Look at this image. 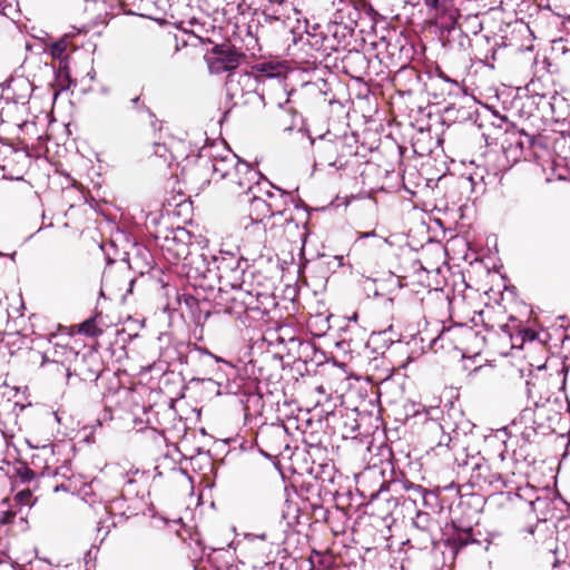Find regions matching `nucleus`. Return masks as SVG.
<instances>
[{
	"label": "nucleus",
	"mask_w": 570,
	"mask_h": 570,
	"mask_svg": "<svg viewBox=\"0 0 570 570\" xmlns=\"http://www.w3.org/2000/svg\"><path fill=\"white\" fill-rule=\"evenodd\" d=\"M425 4L431 8H438L440 6V0H424Z\"/></svg>",
	"instance_id": "obj_42"
},
{
	"label": "nucleus",
	"mask_w": 570,
	"mask_h": 570,
	"mask_svg": "<svg viewBox=\"0 0 570 570\" xmlns=\"http://www.w3.org/2000/svg\"><path fill=\"white\" fill-rule=\"evenodd\" d=\"M31 497L32 494L30 491H20L16 494L14 500L18 501L21 505H28Z\"/></svg>",
	"instance_id": "obj_34"
},
{
	"label": "nucleus",
	"mask_w": 570,
	"mask_h": 570,
	"mask_svg": "<svg viewBox=\"0 0 570 570\" xmlns=\"http://www.w3.org/2000/svg\"><path fill=\"white\" fill-rule=\"evenodd\" d=\"M189 26L191 27H199L200 24L197 22V20L195 18L188 20L187 22Z\"/></svg>",
	"instance_id": "obj_45"
},
{
	"label": "nucleus",
	"mask_w": 570,
	"mask_h": 570,
	"mask_svg": "<svg viewBox=\"0 0 570 570\" xmlns=\"http://www.w3.org/2000/svg\"><path fill=\"white\" fill-rule=\"evenodd\" d=\"M561 50H562V53H568V52H570V49L568 50L564 46H562Z\"/></svg>",
	"instance_id": "obj_53"
},
{
	"label": "nucleus",
	"mask_w": 570,
	"mask_h": 570,
	"mask_svg": "<svg viewBox=\"0 0 570 570\" xmlns=\"http://www.w3.org/2000/svg\"><path fill=\"white\" fill-rule=\"evenodd\" d=\"M79 332L83 333L88 336H96L101 333L97 328L95 320H92V318H89V320L85 321L83 323H81Z\"/></svg>",
	"instance_id": "obj_30"
},
{
	"label": "nucleus",
	"mask_w": 570,
	"mask_h": 570,
	"mask_svg": "<svg viewBox=\"0 0 570 570\" xmlns=\"http://www.w3.org/2000/svg\"><path fill=\"white\" fill-rule=\"evenodd\" d=\"M441 35L448 46L452 49L465 51L471 47V39L458 19L450 16V21L441 27Z\"/></svg>",
	"instance_id": "obj_12"
},
{
	"label": "nucleus",
	"mask_w": 570,
	"mask_h": 570,
	"mask_svg": "<svg viewBox=\"0 0 570 570\" xmlns=\"http://www.w3.org/2000/svg\"><path fill=\"white\" fill-rule=\"evenodd\" d=\"M263 184V190L258 193L265 196L273 217L284 216L285 232L288 236L293 237L294 232H296L299 238L305 242L306 230L302 233L298 230L301 224L306 229V223L309 217L305 205L295 203L289 191L276 187L268 179H264Z\"/></svg>",
	"instance_id": "obj_3"
},
{
	"label": "nucleus",
	"mask_w": 570,
	"mask_h": 570,
	"mask_svg": "<svg viewBox=\"0 0 570 570\" xmlns=\"http://www.w3.org/2000/svg\"><path fill=\"white\" fill-rule=\"evenodd\" d=\"M79 375L82 376V380L96 381L100 376V370L89 367L87 372H80Z\"/></svg>",
	"instance_id": "obj_33"
},
{
	"label": "nucleus",
	"mask_w": 570,
	"mask_h": 570,
	"mask_svg": "<svg viewBox=\"0 0 570 570\" xmlns=\"http://www.w3.org/2000/svg\"><path fill=\"white\" fill-rule=\"evenodd\" d=\"M190 234L185 228L168 230L160 247L165 257L171 264L184 262L194 250L189 248Z\"/></svg>",
	"instance_id": "obj_9"
},
{
	"label": "nucleus",
	"mask_w": 570,
	"mask_h": 570,
	"mask_svg": "<svg viewBox=\"0 0 570 570\" xmlns=\"http://www.w3.org/2000/svg\"><path fill=\"white\" fill-rule=\"evenodd\" d=\"M527 387H528V395L530 396L531 395V383L529 381L527 382Z\"/></svg>",
	"instance_id": "obj_51"
},
{
	"label": "nucleus",
	"mask_w": 570,
	"mask_h": 570,
	"mask_svg": "<svg viewBox=\"0 0 570 570\" xmlns=\"http://www.w3.org/2000/svg\"><path fill=\"white\" fill-rule=\"evenodd\" d=\"M177 360L180 364L198 362L206 366H213L220 362L222 358L215 356L205 348L198 347L196 344L178 342L175 344Z\"/></svg>",
	"instance_id": "obj_10"
},
{
	"label": "nucleus",
	"mask_w": 570,
	"mask_h": 570,
	"mask_svg": "<svg viewBox=\"0 0 570 570\" xmlns=\"http://www.w3.org/2000/svg\"><path fill=\"white\" fill-rule=\"evenodd\" d=\"M134 284H135V278H130L128 281L129 288H128L127 293H131Z\"/></svg>",
	"instance_id": "obj_48"
},
{
	"label": "nucleus",
	"mask_w": 570,
	"mask_h": 570,
	"mask_svg": "<svg viewBox=\"0 0 570 570\" xmlns=\"http://www.w3.org/2000/svg\"><path fill=\"white\" fill-rule=\"evenodd\" d=\"M454 18L458 19V24L463 26V29L466 31V33L471 31L474 36H476L483 28L478 16H466L463 18V21H460L462 19L460 14Z\"/></svg>",
	"instance_id": "obj_27"
},
{
	"label": "nucleus",
	"mask_w": 570,
	"mask_h": 570,
	"mask_svg": "<svg viewBox=\"0 0 570 570\" xmlns=\"http://www.w3.org/2000/svg\"><path fill=\"white\" fill-rule=\"evenodd\" d=\"M120 501V499L114 500L112 503L117 504Z\"/></svg>",
	"instance_id": "obj_59"
},
{
	"label": "nucleus",
	"mask_w": 570,
	"mask_h": 570,
	"mask_svg": "<svg viewBox=\"0 0 570 570\" xmlns=\"http://www.w3.org/2000/svg\"><path fill=\"white\" fill-rule=\"evenodd\" d=\"M17 512L11 510H0V524H11L16 522Z\"/></svg>",
	"instance_id": "obj_31"
},
{
	"label": "nucleus",
	"mask_w": 570,
	"mask_h": 570,
	"mask_svg": "<svg viewBox=\"0 0 570 570\" xmlns=\"http://www.w3.org/2000/svg\"><path fill=\"white\" fill-rule=\"evenodd\" d=\"M126 483H127V484H132V483H134V480L128 479Z\"/></svg>",
	"instance_id": "obj_56"
},
{
	"label": "nucleus",
	"mask_w": 570,
	"mask_h": 570,
	"mask_svg": "<svg viewBox=\"0 0 570 570\" xmlns=\"http://www.w3.org/2000/svg\"><path fill=\"white\" fill-rule=\"evenodd\" d=\"M312 32V33H318L320 31H324L322 29V27L318 24V23H315L313 26H307V32Z\"/></svg>",
	"instance_id": "obj_40"
},
{
	"label": "nucleus",
	"mask_w": 570,
	"mask_h": 570,
	"mask_svg": "<svg viewBox=\"0 0 570 570\" xmlns=\"http://www.w3.org/2000/svg\"><path fill=\"white\" fill-rule=\"evenodd\" d=\"M546 8L559 18H570V0H550Z\"/></svg>",
	"instance_id": "obj_26"
},
{
	"label": "nucleus",
	"mask_w": 570,
	"mask_h": 570,
	"mask_svg": "<svg viewBox=\"0 0 570 570\" xmlns=\"http://www.w3.org/2000/svg\"><path fill=\"white\" fill-rule=\"evenodd\" d=\"M246 539L248 540H255V539H259V540H269L272 543H273V538L271 534H268L267 532H262L259 534H255V533H247L245 535Z\"/></svg>",
	"instance_id": "obj_37"
},
{
	"label": "nucleus",
	"mask_w": 570,
	"mask_h": 570,
	"mask_svg": "<svg viewBox=\"0 0 570 570\" xmlns=\"http://www.w3.org/2000/svg\"><path fill=\"white\" fill-rule=\"evenodd\" d=\"M70 35H65L57 41L50 43L47 48L48 53L53 58L60 61V69L67 68V59H68V49L70 45Z\"/></svg>",
	"instance_id": "obj_21"
},
{
	"label": "nucleus",
	"mask_w": 570,
	"mask_h": 570,
	"mask_svg": "<svg viewBox=\"0 0 570 570\" xmlns=\"http://www.w3.org/2000/svg\"><path fill=\"white\" fill-rule=\"evenodd\" d=\"M16 256V253L10 254V258L13 259Z\"/></svg>",
	"instance_id": "obj_58"
},
{
	"label": "nucleus",
	"mask_w": 570,
	"mask_h": 570,
	"mask_svg": "<svg viewBox=\"0 0 570 570\" xmlns=\"http://www.w3.org/2000/svg\"><path fill=\"white\" fill-rule=\"evenodd\" d=\"M246 197V202L249 203V218L253 222L259 223L264 218L273 217L264 195L255 190Z\"/></svg>",
	"instance_id": "obj_16"
},
{
	"label": "nucleus",
	"mask_w": 570,
	"mask_h": 570,
	"mask_svg": "<svg viewBox=\"0 0 570 570\" xmlns=\"http://www.w3.org/2000/svg\"><path fill=\"white\" fill-rule=\"evenodd\" d=\"M502 150L509 161H538L548 155L547 139L542 135L529 134L523 129L504 128Z\"/></svg>",
	"instance_id": "obj_5"
},
{
	"label": "nucleus",
	"mask_w": 570,
	"mask_h": 570,
	"mask_svg": "<svg viewBox=\"0 0 570 570\" xmlns=\"http://www.w3.org/2000/svg\"><path fill=\"white\" fill-rule=\"evenodd\" d=\"M482 40H483L487 45H489V43H490V38H489V37H487V36H482Z\"/></svg>",
	"instance_id": "obj_52"
},
{
	"label": "nucleus",
	"mask_w": 570,
	"mask_h": 570,
	"mask_svg": "<svg viewBox=\"0 0 570 570\" xmlns=\"http://www.w3.org/2000/svg\"><path fill=\"white\" fill-rule=\"evenodd\" d=\"M218 255L195 249L183 263L180 273L187 278V282L195 288L214 292L216 283H220V271L218 269Z\"/></svg>",
	"instance_id": "obj_4"
},
{
	"label": "nucleus",
	"mask_w": 570,
	"mask_h": 570,
	"mask_svg": "<svg viewBox=\"0 0 570 570\" xmlns=\"http://www.w3.org/2000/svg\"><path fill=\"white\" fill-rule=\"evenodd\" d=\"M373 236H375V232H374V230H372V232H367V233H363V234L361 235V237H362V238L373 237Z\"/></svg>",
	"instance_id": "obj_46"
},
{
	"label": "nucleus",
	"mask_w": 570,
	"mask_h": 570,
	"mask_svg": "<svg viewBox=\"0 0 570 570\" xmlns=\"http://www.w3.org/2000/svg\"><path fill=\"white\" fill-rule=\"evenodd\" d=\"M293 10L291 0H282V2H273L264 4L263 13L267 21H279L289 18V12Z\"/></svg>",
	"instance_id": "obj_18"
},
{
	"label": "nucleus",
	"mask_w": 570,
	"mask_h": 570,
	"mask_svg": "<svg viewBox=\"0 0 570 570\" xmlns=\"http://www.w3.org/2000/svg\"><path fill=\"white\" fill-rule=\"evenodd\" d=\"M316 158L314 163V167L317 165L321 166H331L335 167L337 163L338 148L337 144L332 140H322L316 146Z\"/></svg>",
	"instance_id": "obj_15"
},
{
	"label": "nucleus",
	"mask_w": 570,
	"mask_h": 570,
	"mask_svg": "<svg viewBox=\"0 0 570 570\" xmlns=\"http://www.w3.org/2000/svg\"><path fill=\"white\" fill-rule=\"evenodd\" d=\"M257 176L254 179H250V183L248 185H240L239 183L244 180V176H238L234 179H229V183L232 184V190L233 193L242 196H248L252 193L261 191L263 190V181L266 179L259 171L256 170Z\"/></svg>",
	"instance_id": "obj_20"
},
{
	"label": "nucleus",
	"mask_w": 570,
	"mask_h": 570,
	"mask_svg": "<svg viewBox=\"0 0 570 570\" xmlns=\"http://www.w3.org/2000/svg\"><path fill=\"white\" fill-rule=\"evenodd\" d=\"M243 53H240L235 47L228 43L216 45L213 47L210 53L206 57L207 65L210 73H222L229 72L228 79L226 81V91L228 97H233L232 89L234 86V71L240 62L243 58Z\"/></svg>",
	"instance_id": "obj_7"
},
{
	"label": "nucleus",
	"mask_w": 570,
	"mask_h": 570,
	"mask_svg": "<svg viewBox=\"0 0 570 570\" xmlns=\"http://www.w3.org/2000/svg\"><path fill=\"white\" fill-rule=\"evenodd\" d=\"M163 149L165 150V146L158 145L157 148H156V153L157 154L163 153Z\"/></svg>",
	"instance_id": "obj_50"
},
{
	"label": "nucleus",
	"mask_w": 570,
	"mask_h": 570,
	"mask_svg": "<svg viewBox=\"0 0 570 570\" xmlns=\"http://www.w3.org/2000/svg\"><path fill=\"white\" fill-rule=\"evenodd\" d=\"M217 262L220 283L213 297L215 312L232 315L245 326L267 315L274 298L255 287L254 273L239 250L222 252Z\"/></svg>",
	"instance_id": "obj_1"
},
{
	"label": "nucleus",
	"mask_w": 570,
	"mask_h": 570,
	"mask_svg": "<svg viewBox=\"0 0 570 570\" xmlns=\"http://www.w3.org/2000/svg\"><path fill=\"white\" fill-rule=\"evenodd\" d=\"M308 43L313 49L323 51L326 56L340 49L337 41L326 30L318 33L308 31Z\"/></svg>",
	"instance_id": "obj_17"
},
{
	"label": "nucleus",
	"mask_w": 570,
	"mask_h": 570,
	"mask_svg": "<svg viewBox=\"0 0 570 570\" xmlns=\"http://www.w3.org/2000/svg\"><path fill=\"white\" fill-rule=\"evenodd\" d=\"M440 530L439 520L429 512L417 511L412 519L411 537L419 549L435 547Z\"/></svg>",
	"instance_id": "obj_8"
},
{
	"label": "nucleus",
	"mask_w": 570,
	"mask_h": 570,
	"mask_svg": "<svg viewBox=\"0 0 570 570\" xmlns=\"http://www.w3.org/2000/svg\"><path fill=\"white\" fill-rule=\"evenodd\" d=\"M307 139L309 140L311 145H314L315 140L309 135H307Z\"/></svg>",
	"instance_id": "obj_54"
},
{
	"label": "nucleus",
	"mask_w": 570,
	"mask_h": 570,
	"mask_svg": "<svg viewBox=\"0 0 570 570\" xmlns=\"http://www.w3.org/2000/svg\"><path fill=\"white\" fill-rule=\"evenodd\" d=\"M97 553H98V548H97L96 546H92V547L88 550V552L86 553V557H85L86 562H88V561H89V560H91V559H95V558H96V556H97Z\"/></svg>",
	"instance_id": "obj_39"
},
{
	"label": "nucleus",
	"mask_w": 570,
	"mask_h": 570,
	"mask_svg": "<svg viewBox=\"0 0 570 570\" xmlns=\"http://www.w3.org/2000/svg\"><path fill=\"white\" fill-rule=\"evenodd\" d=\"M498 43L495 42L494 46L485 53H482L481 51L478 52V55L482 56V59L489 63L490 60L494 61L495 60V55H497V47Z\"/></svg>",
	"instance_id": "obj_36"
},
{
	"label": "nucleus",
	"mask_w": 570,
	"mask_h": 570,
	"mask_svg": "<svg viewBox=\"0 0 570 570\" xmlns=\"http://www.w3.org/2000/svg\"><path fill=\"white\" fill-rule=\"evenodd\" d=\"M20 475L22 481L29 482L36 476V472L29 468H24Z\"/></svg>",
	"instance_id": "obj_38"
},
{
	"label": "nucleus",
	"mask_w": 570,
	"mask_h": 570,
	"mask_svg": "<svg viewBox=\"0 0 570 570\" xmlns=\"http://www.w3.org/2000/svg\"><path fill=\"white\" fill-rule=\"evenodd\" d=\"M19 525H20V529H21L22 531H24V530H27V529H28V527H29V525H28V521H27V519H26L24 517H20V518H19Z\"/></svg>",
	"instance_id": "obj_41"
},
{
	"label": "nucleus",
	"mask_w": 570,
	"mask_h": 570,
	"mask_svg": "<svg viewBox=\"0 0 570 570\" xmlns=\"http://www.w3.org/2000/svg\"><path fill=\"white\" fill-rule=\"evenodd\" d=\"M556 499L550 498L549 493L539 495L534 500L530 501V507L533 512L541 515L543 520H547L552 510L556 509Z\"/></svg>",
	"instance_id": "obj_22"
},
{
	"label": "nucleus",
	"mask_w": 570,
	"mask_h": 570,
	"mask_svg": "<svg viewBox=\"0 0 570 570\" xmlns=\"http://www.w3.org/2000/svg\"><path fill=\"white\" fill-rule=\"evenodd\" d=\"M452 333V330L449 328L446 331H443L442 334L438 337L439 340H444L448 335Z\"/></svg>",
	"instance_id": "obj_44"
},
{
	"label": "nucleus",
	"mask_w": 570,
	"mask_h": 570,
	"mask_svg": "<svg viewBox=\"0 0 570 570\" xmlns=\"http://www.w3.org/2000/svg\"><path fill=\"white\" fill-rule=\"evenodd\" d=\"M131 3L137 6L139 16L151 19L163 24H174L184 31L198 36L195 29L187 30L184 27L185 21L177 17V7L179 0H132Z\"/></svg>",
	"instance_id": "obj_6"
},
{
	"label": "nucleus",
	"mask_w": 570,
	"mask_h": 570,
	"mask_svg": "<svg viewBox=\"0 0 570 570\" xmlns=\"http://www.w3.org/2000/svg\"><path fill=\"white\" fill-rule=\"evenodd\" d=\"M301 136H305V132L302 129H298L297 131Z\"/></svg>",
	"instance_id": "obj_55"
},
{
	"label": "nucleus",
	"mask_w": 570,
	"mask_h": 570,
	"mask_svg": "<svg viewBox=\"0 0 570 570\" xmlns=\"http://www.w3.org/2000/svg\"><path fill=\"white\" fill-rule=\"evenodd\" d=\"M2 255H3V254H2V253H0V256H2Z\"/></svg>",
	"instance_id": "obj_60"
},
{
	"label": "nucleus",
	"mask_w": 570,
	"mask_h": 570,
	"mask_svg": "<svg viewBox=\"0 0 570 570\" xmlns=\"http://www.w3.org/2000/svg\"><path fill=\"white\" fill-rule=\"evenodd\" d=\"M129 101H130L132 109H135L137 111H149V108L144 102L140 101L139 96L131 98Z\"/></svg>",
	"instance_id": "obj_35"
},
{
	"label": "nucleus",
	"mask_w": 570,
	"mask_h": 570,
	"mask_svg": "<svg viewBox=\"0 0 570 570\" xmlns=\"http://www.w3.org/2000/svg\"><path fill=\"white\" fill-rule=\"evenodd\" d=\"M478 542L479 541L473 537V531L470 527L466 529H458L445 540V544L451 548L453 553H458L462 548Z\"/></svg>",
	"instance_id": "obj_19"
},
{
	"label": "nucleus",
	"mask_w": 570,
	"mask_h": 570,
	"mask_svg": "<svg viewBox=\"0 0 570 570\" xmlns=\"http://www.w3.org/2000/svg\"><path fill=\"white\" fill-rule=\"evenodd\" d=\"M104 509H105L106 511H108V510H109V509H111V508H110V507H108L107 504H104Z\"/></svg>",
	"instance_id": "obj_57"
},
{
	"label": "nucleus",
	"mask_w": 570,
	"mask_h": 570,
	"mask_svg": "<svg viewBox=\"0 0 570 570\" xmlns=\"http://www.w3.org/2000/svg\"><path fill=\"white\" fill-rule=\"evenodd\" d=\"M381 500L385 501L387 508L386 513H392V511L399 505V500L394 497L389 495V489L386 488L385 482L383 481L380 485V489L370 494L371 502H380Z\"/></svg>",
	"instance_id": "obj_24"
},
{
	"label": "nucleus",
	"mask_w": 570,
	"mask_h": 570,
	"mask_svg": "<svg viewBox=\"0 0 570 570\" xmlns=\"http://www.w3.org/2000/svg\"><path fill=\"white\" fill-rule=\"evenodd\" d=\"M77 357L78 353L72 347L56 345L41 354V366L51 363L56 365L57 372L65 371L67 379H70V363Z\"/></svg>",
	"instance_id": "obj_11"
},
{
	"label": "nucleus",
	"mask_w": 570,
	"mask_h": 570,
	"mask_svg": "<svg viewBox=\"0 0 570 570\" xmlns=\"http://www.w3.org/2000/svg\"><path fill=\"white\" fill-rule=\"evenodd\" d=\"M482 459L472 458L471 461H464L463 466L471 471L470 483L473 487L482 488L483 484H491L492 481L489 479L490 469L487 463L481 462Z\"/></svg>",
	"instance_id": "obj_14"
},
{
	"label": "nucleus",
	"mask_w": 570,
	"mask_h": 570,
	"mask_svg": "<svg viewBox=\"0 0 570 570\" xmlns=\"http://www.w3.org/2000/svg\"><path fill=\"white\" fill-rule=\"evenodd\" d=\"M109 277H110L109 274H107V273L104 274V276H102V285L107 286Z\"/></svg>",
	"instance_id": "obj_47"
},
{
	"label": "nucleus",
	"mask_w": 570,
	"mask_h": 570,
	"mask_svg": "<svg viewBox=\"0 0 570 570\" xmlns=\"http://www.w3.org/2000/svg\"><path fill=\"white\" fill-rule=\"evenodd\" d=\"M402 488L406 492L412 493L411 498L413 499V501H415L416 497H420V498H422L424 504H430L431 499H436V495L432 491L424 489L420 484H414L413 482H411L409 480H405L402 482Z\"/></svg>",
	"instance_id": "obj_25"
},
{
	"label": "nucleus",
	"mask_w": 570,
	"mask_h": 570,
	"mask_svg": "<svg viewBox=\"0 0 570 570\" xmlns=\"http://www.w3.org/2000/svg\"><path fill=\"white\" fill-rule=\"evenodd\" d=\"M344 67H350L352 65L358 66L361 68L367 65V59L364 53L358 50H351L343 58Z\"/></svg>",
	"instance_id": "obj_28"
},
{
	"label": "nucleus",
	"mask_w": 570,
	"mask_h": 570,
	"mask_svg": "<svg viewBox=\"0 0 570 570\" xmlns=\"http://www.w3.org/2000/svg\"><path fill=\"white\" fill-rule=\"evenodd\" d=\"M357 415L358 413L356 410H348L344 415H342L343 426L346 432L354 433L360 429Z\"/></svg>",
	"instance_id": "obj_29"
},
{
	"label": "nucleus",
	"mask_w": 570,
	"mask_h": 570,
	"mask_svg": "<svg viewBox=\"0 0 570 570\" xmlns=\"http://www.w3.org/2000/svg\"><path fill=\"white\" fill-rule=\"evenodd\" d=\"M242 79L249 81L250 80L249 73H247V72L240 73L237 82L239 83Z\"/></svg>",
	"instance_id": "obj_43"
},
{
	"label": "nucleus",
	"mask_w": 570,
	"mask_h": 570,
	"mask_svg": "<svg viewBox=\"0 0 570 570\" xmlns=\"http://www.w3.org/2000/svg\"><path fill=\"white\" fill-rule=\"evenodd\" d=\"M81 492V495H82V499L89 503L91 507L95 505L96 501L95 500H90L89 497L94 495V492H92V483L90 484H86L85 487L81 488L80 490Z\"/></svg>",
	"instance_id": "obj_32"
},
{
	"label": "nucleus",
	"mask_w": 570,
	"mask_h": 570,
	"mask_svg": "<svg viewBox=\"0 0 570 570\" xmlns=\"http://www.w3.org/2000/svg\"><path fill=\"white\" fill-rule=\"evenodd\" d=\"M325 30L337 41V46L344 47L352 30L344 23L331 21L326 24Z\"/></svg>",
	"instance_id": "obj_23"
},
{
	"label": "nucleus",
	"mask_w": 570,
	"mask_h": 570,
	"mask_svg": "<svg viewBox=\"0 0 570 570\" xmlns=\"http://www.w3.org/2000/svg\"><path fill=\"white\" fill-rule=\"evenodd\" d=\"M163 149L165 150V146L158 145L157 148H156V153L157 154L163 153Z\"/></svg>",
	"instance_id": "obj_49"
},
{
	"label": "nucleus",
	"mask_w": 570,
	"mask_h": 570,
	"mask_svg": "<svg viewBox=\"0 0 570 570\" xmlns=\"http://www.w3.org/2000/svg\"><path fill=\"white\" fill-rule=\"evenodd\" d=\"M538 96V107L542 110L543 117L550 118L556 122L564 120V116L560 111V109L566 105V99L562 96L557 92H553L550 97L544 94Z\"/></svg>",
	"instance_id": "obj_13"
},
{
	"label": "nucleus",
	"mask_w": 570,
	"mask_h": 570,
	"mask_svg": "<svg viewBox=\"0 0 570 570\" xmlns=\"http://www.w3.org/2000/svg\"><path fill=\"white\" fill-rule=\"evenodd\" d=\"M198 158L203 161L204 167H210L213 179H234L244 176L240 185H248L257 174L250 164L240 159L224 144H210L200 148Z\"/></svg>",
	"instance_id": "obj_2"
}]
</instances>
